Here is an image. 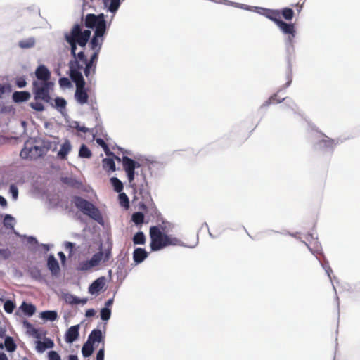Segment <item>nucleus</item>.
Instances as JSON below:
<instances>
[{"label":"nucleus","instance_id":"f257e3e1","mask_svg":"<svg viewBox=\"0 0 360 360\" xmlns=\"http://www.w3.org/2000/svg\"><path fill=\"white\" fill-rule=\"evenodd\" d=\"M122 162L131 186L140 195L144 202L149 203L152 202L153 200L146 176L143 174L141 181L137 179L135 181L134 170L140 167V164L127 156H123Z\"/></svg>","mask_w":360,"mask_h":360},{"label":"nucleus","instance_id":"f03ea898","mask_svg":"<svg viewBox=\"0 0 360 360\" xmlns=\"http://www.w3.org/2000/svg\"><path fill=\"white\" fill-rule=\"evenodd\" d=\"M162 229L158 226L150 228V246L152 251H158L169 245L181 246L183 245L180 239L164 233Z\"/></svg>","mask_w":360,"mask_h":360},{"label":"nucleus","instance_id":"7ed1b4c3","mask_svg":"<svg viewBox=\"0 0 360 360\" xmlns=\"http://www.w3.org/2000/svg\"><path fill=\"white\" fill-rule=\"evenodd\" d=\"M91 34L90 30H82L79 24H75L70 32L65 34V39L70 46L72 56H75L77 45L84 47L90 39Z\"/></svg>","mask_w":360,"mask_h":360},{"label":"nucleus","instance_id":"20e7f679","mask_svg":"<svg viewBox=\"0 0 360 360\" xmlns=\"http://www.w3.org/2000/svg\"><path fill=\"white\" fill-rule=\"evenodd\" d=\"M74 203L75 207L85 215L98 222L102 221V215L99 210L93 203L79 196L74 198Z\"/></svg>","mask_w":360,"mask_h":360},{"label":"nucleus","instance_id":"39448f33","mask_svg":"<svg viewBox=\"0 0 360 360\" xmlns=\"http://www.w3.org/2000/svg\"><path fill=\"white\" fill-rule=\"evenodd\" d=\"M53 86V82H39L34 80L32 82V93L35 101H43L45 103L51 101L50 91Z\"/></svg>","mask_w":360,"mask_h":360},{"label":"nucleus","instance_id":"423d86ee","mask_svg":"<svg viewBox=\"0 0 360 360\" xmlns=\"http://www.w3.org/2000/svg\"><path fill=\"white\" fill-rule=\"evenodd\" d=\"M45 153L44 147L38 146H30L29 141L25 142L24 148L20 151V155L23 159H37Z\"/></svg>","mask_w":360,"mask_h":360},{"label":"nucleus","instance_id":"0eeeda50","mask_svg":"<svg viewBox=\"0 0 360 360\" xmlns=\"http://www.w3.org/2000/svg\"><path fill=\"white\" fill-rule=\"evenodd\" d=\"M70 77L76 84V88L84 87L85 81L80 70L83 69V65L79 64L77 60H71L69 63Z\"/></svg>","mask_w":360,"mask_h":360},{"label":"nucleus","instance_id":"6e6552de","mask_svg":"<svg viewBox=\"0 0 360 360\" xmlns=\"http://www.w3.org/2000/svg\"><path fill=\"white\" fill-rule=\"evenodd\" d=\"M255 13L265 16L273 22H285L279 15L278 9H271L263 7H255Z\"/></svg>","mask_w":360,"mask_h":360},{"label":"nucleus","instance_id":"1a4fd4ad","mask_svg":"<svg viewBox=\"0 0 360 360\" xmlns=\"http://www.w3.org/2000/svg\"><path fill=\"white\" fill-rule=\"evenodd\" d=\"M103 252L102 250H100L97 253L94 254L91 259L82 262L80 264V269L83 271H87L98 266L101 261L103 262Z\"/></svg>","mask_w":360,"mask_h":360},{"label":"nucleus","instance_id":"9d476101","mask_svg":"<svg viewBox=\"0 0 360 360\" xmlns=\"http://www.w3.org/2000/svg\"><path fill=\"white\" fill-rule=\"evenodd\" d=\"M35 75L39 82H51V72L44 65H41L36 69Z\"/></svg>","mask_w":360,"mask_h":360},{"label":"nucleus","instance_id":"9b49d317","mask_svg":"<svg viewBox=\"0 0 360 360\" xmlns=\"http://www.w3.org/2000/svg\"><path fill=\"white\" fill-rule=\"evenodd\" d=\"M100 51H94V53L91 56L89 60H87L86 67L84 68V75L86 77H89L91 75V70L92 69L93 74L95 72L96 62L98 58Z\"/></svg>","mask_w":360,"mask_h":360},{"label":"nucleus","instance_id":"f8f14e48","mask_svg":"<svg viewBox=\"0 0 360 360\" xmlns=\"http://www.w3.org/2000/svg\"><path fill=\"white\" fill-rule=\"evenodd\" d=\"M79 325L72 326L69 328L65 333V341L68 343L75 341L79 337Z\"/></svg>","mask_w":360,"mask_h":360},{"label":"nucleus","instance_id":"ddd939ff","mask_svg":"<svg viewBox=\"0 0 360 360\" xmlns=\"http://www.w3.org/2000/svg\"><path fill=\"white\" fill-rule=\"evenodd\" d=\"M105 285V278L100 277L94 281L89 287V293L94 295L98 293Z\"/></svg>","mask_w":360,"mask_h":360},{"label":"nucleus","instance_id":"4468645a","mask_svg":"<svg viewBox=\"0 0 360 360\" xmlns=\"http://www.w3.org/2000/svg\"><path fill=\"white\" fill-rule=\"evenodd\" d=\"M87 342L92 345L96 342H103V345H104V337L102 335L101 330L99 329H94L89 334Z\"/></svg>","mask_w":360,"mask_h":360},{"label":"nucleus","instance_id":"2eb2a0df","mask_svg":"<svg viewBox=\"0 0 360 360\" xmlns=\"http://www.w3.org/2000/svg\"><path fill=\"white\" fill-rule=\"evenodd\" d=\"M104 7L110 13L115 14L119 9L122 0H103Z\"/></svg>","mask_w":360,"mask_h":360},{"label":"nucleus","instance_id":"dca6fc26","mask_svg":"<svg viewBox=\"0 0 360 360\" xmlns=\"http://www.w3.org/2000/svg\"><path fill=\"white\" fill-rule=\"evenodd\" d=\"M75 96L77 102L82 105L86 103L88 101L89 95L84 87L76 88Z\"/></svg>","mask_w":360,"mask_h":360},{"label":"nucleus","instance_id":"f3484780","mask_svg":"<svg viewBox=\"0 0 360 360\" xmlns=\"http://www.w3.org/2000/svg\"><path fill=\"white\" fill-rule=\"evenodd\" d=\"M31 97L28 91H15L12 95V99L15 103L27 101Z\"/></svg>","mask_w":360,"mask_h":360},{"label":"nucleus","instance_id":"a211bd4d","mask_svg":"<svg viewBox=\"0 0 360 360\" xmlns=\"http://www.w3.org/2000/svg\"><path fill=\"white\" fill-rule=\"evenodd\" d=\"M147 257L148 252L143 248H137L134 250L133 259L136 264L142 262Z\"/></svg>","mask_w":360,"mask_h":360},{"label":"nucleus","instance_id":"6ab92c4d","mask_svg":"<svg viewBox=\"0 0 360 360\" xmlns=\"http://www.w3.org/2000/svg\"><path fill=\"white\" fill-rule=\"evenodd\" d=\"M86 27L92 28L96 26L94 37L103 39L106 30V24H84Z\"/></svg>","mask_w":360,"mask_h":360},{"label":"nucleus","instance_id":"aec40b11","mask_svg":"<svg viewBox=\"0 0 360 360\" xmlns=\"http://www.w3.org/2000/svg\"><path fill=\"white\" fill-rule=\"evenodd\" d=\"M53 341L50 338H46L44 341H37L36 348L39 352H43L46 349L53 348Z\"/></svg>","mask_w":360,"mask_h":360},{"label":"nucleus","instance_id":"412c9836","mask_svg":"<svg viewBox=\"0 0 360 360\" xmlns=\"http://www.w3.org/2000/svg\"><path fill=\"white\" fill-rule=\"evenodd\" d=\"M280 18H283L286 21H291L295 16V11L292 8L285 7L278 9Z\"/></svg>","mask_w":360,"mask_h":360},{"label":"nucleus","instance_id":"4be33fe9","mask_svg":"<svg viewBox=\"0 0 360 360\" xmlns=\"http://www.w3.org/2000/svg\"><path fill=\"white\" fill-rule=\"evenodd\" d=\"M47 266L53 275H56L60 271L59 264L53 255L49 257Z\"/></svg>","mask_w":360,"mask_h":360},{"label":"nucleus","instance_id":"5701e85b","mask_svg":"<svg viewBox=\"0 0 360 360\" xmlns=\"http://www.w3.org/2000/svg\"><path fill=\"white\" fill-rule=\"evenodd\" d=\"M280 29L285 34H289V40L291 41L295 37L294 24H278Z\"/></svg>","mask_w":360,"mask_h":360},{"label":"nucleus","instance_id":"b1692460","mask_svg":"<svg viewBox=\"0 0 360 360\" xmlns=\"http://www.w3.org/2000/svg\"><path fill=\"white\" fill-rule=\"evenodd\" d=\"M71 150V145L69 142V141H65L62 146H61V148L58 153V156L60 158V159H65L68 154L70 153Z\"/></svg>","mask_w":360,"mask_h":360},{"label":"nucleus","instance_id":"393cba45","mask_svg":"<svg viewBox=\"0 0 360 360\" xmlns=\"http://www.w3.org/2000/svg\"><path fill=\"white\" fill-rule=\"evenodd\" d=\"M21 310L27 316H32L36 311V307L31 303L23 302L20 306Z\"/></svg>","mask_w":360,"mask_h":360},{"label":"nucleus","instance_id":"a878e982","mask_svg":"<svg viewBox=\"0 0 360 360\" xmlns=\"http://www.w3.org/2000/svg\"><path fill=\"white\" fill-rule=\"evenodd\" d=\"M103 167L108 172H115L116 169L113 158H104L102 161Z\"/></svg>","mask_w":360,"mask_h":360},{"label":"nucleus","instance_id":"bb28decb","mask_svg":"<svg viewBox=\"0 0 360 360\" xmlns=\"http://www.w3.org/2000/svg\"><path fill=\"white\" fill-rule=\"evenodd\" d=\"M4 345L6 349L9 352H13L17 348L16 344L15 343L13 338L11 336L6 337Z\"/></svg>","mask_w":360,"mask_h":360},{"label":"nucleus","instance_id":"cd10ccee","mask_svg":"<svg viewBox=\"0 0 360 360\" xmlns=\"http://www.w3.org/2000/svg\"><path fill=\"white\" fill-rule=\"evenodd\" d=\"M103 39L94 36L90 41V48L94 51H101Z\"/></svg>","mask_w":360,"mask_h":360},{"label":"nucleus","instance_id":"c85d7f7f","mask_svg":"<svg viewBox=\"0 0 360 360\" xmlns=\"http://www.w3.org/2000/svg\"><path fill=\"white\" fill-rule=\"evenodd\" d=\"M94 352V345L86 342L82 349V353L84 357L86 358L90 356Z\"/></svg>","mask_w":360,"mask_h":360},{"label":"nucleus","instance_id":"c756f323","mask_svg":"<svg viewBox=\"0 0 360 360\" xmlns=\"http://www.w3.org/2000/svg\"><path fill=\"white\" fill-rule=\"evenodd\" d=\"M58 314L55 311H45L41 313V317L45 320L55 321L57 319Z\"/></svg>","mask_w":360,"mask_h":360},{"label":"nucleus","instance_id":"7c9ffc66","mask_svg":"<svg viewBox=\"0 0 360 360\" xmlns=\"http://www.w3.org/2000/svg\"><path fill=\"white\" fill-rule=\"evenodd\" d=\"M133 242L135 245H143L146 243V237L143 232L136 233L133 237Z\"/></svg>","mask_w":360,"mask_h":360},{"label":"nucleus","instance_id":"2f4dec72","mask_svg":"<svg viewBox=\"0 0 360 360\" xmlns=\"http://www.w3.org/2000/svg\"><path fill=\"white\" fill-rule=\"evenodd\" d=\"M92 155L91 150L85 145L82 144L79 150V156L84 158H90Z\"/></svg>","mask_w":360,"mask_h":360},{"label":"nucleus","instance_id":"473e14b6","mask_svg":"<svg viewBox=\"0 0 360 360\" xmlns=\"http://www.w3.org/2000/svg\"><path fill=\"white\" fill-rule=\"evenodd\" d=\"M110 182L116 192L120 193L123 190V184L117 177H112Z\"/></svg>","mask_w":360,"mask_h":360},{"label":"nucleus","instance_id":"72a5a7b5","mask_svg":"<svg viewBox=\"0 0 360 360\" xmlns=\"http://www.w3.org/2000/svg\"><path fill=\"white\" fill-rule=\"evenodd\" d=\"M131 220L136 225L142 224L144 221V214L141 212H134L131 216Z\"/></svg>","mask_w":360,"mask_h":360},{"label":"nucleus","instance_id":"f704fd0d","mask_svg":"<svg viewBox=\"0 0 360 360\" xmlns=\"http://www.w3.org/2000/svg\"><path fill=\"white\" fill-rule=\"evenodd\" d=\"M72 57L74 58L73 60H77L78 61L79 64L83 65V66H86L88 60L84 51H80L77 54L75 53V56Z\"/></svg>","mask_w":360,"mask_h":360},{"label":"nucleus","instance_id":"c9c22d12","mask_svg":"<svg viewBox=\"0 0 360 360\" xmlns=\"http://www.w3.org/2000/svg\"><path fill=\"white\" fill-rule=\"evenodd\" d=\"M34 39L30 38L27 39L20 41L18 45L22 49H29L34 46Z\"/></svg>","mask_w":360,"mask_h":360},{"label":"nucleus","instance_id":"e433bc0d","mask_svg":"<svg viewBox=\"0 0 360 360\" xmlns=\"http://www.w3.org/2000/svg\"><path fill=\"white\" fill-rule=\"evenodd\" d=\"M14 218L11 214H6L4 219V226L7 229H13Z\"/></svg>","mask_w":360,"mask_h":360},{"label":"nucleus","instance_id":"4c0bfd02","mask_svg":"<svg viewBox=\"0 0 360 360\" xmlns=\"http://www.w3.org/2000/svg\"><path fill=\"white\" fill-rule=\"evenodd\" d=\"M119 200H120V205L122 207H124L127 209L129 208V198L124 193H121L119 194Z\"/></svg>","mask_w":360,"mask_h":360},{"label":"nucleus","instance_id":"58836bf2","mask_svg":"<svg viewBox=\"0 0 360 360\" xmlns=\"http://www.w3.org/2000/svg\"><path fill=\"white\" fill-rule=\"evenodd\" d=\"M15 307V303L11 300H6L4 304V309L6 312L11 314Z\"/></svg>","mask_w":360,"mask_h":360},{"label":"nucleus","instance_id":"ea45409f","mask_svg":"<svg viewBox=\"0 0 360 360\" xmlns=\"http://www.w3.org/2000/svg\"><path fill=\"white\" fill-rule=\"evenodd\" d=\"M30 106L34 110L41 112L44 110V106L42 103L36 101L35 102H31Z\"/></svg>","mask_w":360,"mask_h":360},{"label":"nucleus","instance_id":"a19ab883","mask_svg":"<svg viewBox=\"0 0 360 360\" xmlns=\"http://www.w3.org/2000/svg\"><path fill=\"white\" fill-rule=\"evenodd\" d=\"M111 315V310L109 308L104 307L101 311V318L103 321L110 319Z\"/></svg>","mask_w":360,"mask_h":360},{"label":"nucleus","instance_id":"79ce46f5","mask_svg":"<svg viewBox=\"0 0 360 360\" xmlns=\"http://www.w3.org/2000/svg\"><path fill=\"white\" fill-rule=\"evenodd\" d=\"M95 21H96V15L94 13L87 14L84 19L83 17V13L81 15L80 22H95Z\"/></svg>","mask_w":360,"mask_h":360},{"label":"nucleus","instance_id":"37998d69","mask_svg":"<svg viewBox=\"0 0 360 360\" xmlns=\"http://www.w3.org/2000/svg\"><path fill=\"white\" fill-rule=\"evenodd\" d=\"M320 144L323 145L324 147L333 148L335 143L333 139L327 137L326 139L321 141Z\"/></svg>","mask_w":360,"mask_h":360},{"label":"nucleus","instance_id":"c03bdc74","mask_svg":"<svg viewBox=\"0 0 360 360\" xmlns=\"http://www.w3.org/2000/svg\"><path fill=\"white\" fill-rule=\"evenodd\" d=\"M284 99H285L284 98H278V94H275L269 98V100L266 101V105L279 103L281 101H283Z\"/></svg>","mask_w":360,"mask_h":360},{"label":"nucleus","instance_id":"a18cd8bd","mask_svg":"<svg viewBox=\"0 0 360 360\" xmlns=\"http://www.w3.org/2000/svg\"><path fill=\"white\" fill-rule=\"evenodd\" d=\"M15 84L18 88H24L27 85V82L24 77H18L15 79Z\"/></svg>","mask_w":360,"mask_h":360},{"label":"nucleus","instance_id":"49530a36","mask_svg":"<svg viewBox=\"0 0 360 360\" xmlns=\"http://www.w3.org/2000/svg\"><path fill=\"white\" fill-rule=\"evenodd\" d=\"M102 148L104 150L105 154L108 155V156H112L115 159H116L118 162H120L121 161V159L115 155L113 153L110 152V149H109V147L108 146V144L105 143H104L103 146H102Z\"/></svg>","mask_w":360,"mask_h":360},{"label":"nucleus","instance_id":"de8ad7c7","mask_svg":"<svg viewBox=\"0 0 360 360\" xmlns=\"http://www.w3.org/2000/svg\"><path fill=\"white\" fill-rule=\"evenodd\" d=\"M102 148L104 150L105 154L108 155V156H112L115 159H116L118 162H120L121 161V159L115 155L113 153L110 152V149H109V147L108 146V144L105 143H104L103 146H102Z\"/></svg>","mask_w":360,"mask_h":360},{"label":"nucleus","instance_id":"09e8293b","mask_svg":"<svg viewBox=\"0 0 360 360\" xmlns=\"http://www.w3.org/2000/svg\"><path fill=\"white\" fill-rule=\"evenodd\" d=\"M11 256V252L8 249H0V258L7 259Z\"/></svg>","mask_w":360,"mask_h":360},{"label":"nucleus","instance_id":"8fccbe9b","mask_svg":"<svg viewBox=\"0 0 360 360\" xmlns=\"http://www.w3.org/2000/svg\"><path fill=\"white\" fill-rule=\"evenodd\" d=\"M55 103L58 108H65L66 106L67 102L64 98L58 97L55 99Z\"/></svg>","mask_w":360,"mask_h":360},{"label":"nucleus","instance_id":"3c124183","mask_svg":"<svg viewBox=\"0 0 360 360\" xmlns=\"http://www.w3.org/2000/svg\"><path fill=\"white\" fill-rule=\"evenodd\" d=\"M10 193L12 194V197L14 200H17L18 196V189L16 186L11 184L10 186Z\"/></svg>","mask_w":360,"mask_h":360},{"label":"nucleus","instance_id":"603ef678","mask_svg":"<svg viewBox=\"0 0 360 360\" xmlns=\"http://www.w3.org/2000/svg\"><path fill=\"white\" fill-rule=\"evenodd\" d=\"M49 360H61L60 355L56 351H51L48 354Z\"/></svg>","mask_w":360,"mask_h":360},{"label":"nucleus","instance_id":"864d4df0","mask_svg":"<svg viewBox=\"0 0 360 360\" xmlns=\"http://www.w3.org/2000/svg\"><path fill=\"white\" fill-rule=\"evenodd\" d=\"M59 84L62 87H69L71 85V83L68 78L62 77L59 79Z\"/></svg>","mask_w":360,"mask_h":360},{"label":"nucleus","instance_id":"5fc2aeb1","mask_svg":"<svg viewBox=\"0 0 360 360\" xmlns=\"http://www.w3.org/2000/svg\"><path fill=\"white\" fill-rule=\"evenodd\" d=\"M73 127L75 128L77 131H82L84 133H86L90 131L89 128H87L84 126H80L79 124V122H75V126Z\"/></svg>","mask_w":360,"mask_h":360},{"label":"nucleus","instance_id":"6e6d98bb","mask_svg":"<svg viewBox=\"0 0 360 360\" xmlns=\"http://www.w3.org/2000/svg\"><path fill=\"white\" fill-rule=\"evenodd\" d=\"M64 246H65V250H69L70 256L72 255V252H73V249L75 248V244L72 242L67 241L65 243Z\"/></svg>","mask_w":360,"mask_h":360},{"label":"nucleus","instance_id":"4d7b16f0","mask_svg":"<svg viewBox=\"0 0 360 360\" xmlns=\"http://www.w3.org/2000/svg\"><path fill=\"white\" fill-rule=\"evenodd\" d=\"M103 262L108 261L110 259V258L111 257V248H108V249L105 250L104 251H103Z\"/></svg>","mask_w":360,"mask_h":360},{"label":"nucleus","instance_id":"13d9d810","mask_svg":"<svg viewBox=\"0 0 360 360\" xmlns=\"http://www.w3.org/2000/svg\"><path fill=\"white\" fill-rule=\"evenodd\" d=\"M105 347L104 345L98 350L96 355V360H104Z\"/></svg>","mask_w":360,"mask_h":360},{"label":"nucleus","instance_id":"bf43d9fd","mask_svg":"<svg viewBox=\"0 0 360 360\" xmlns=\"http://www.w3.org/2000/svg\"><path fill=\"white\" fill-rule=\"evenodd\" d=\"M219 2L222 3V4H224L226 5L232 6H234V7H236V8H240V6L241 4L240 3L233 2V1H229V0H220Z\"/></svg>","mask_w":360,"mask_h":360},{"label":"nucleus","instance_id":"052dcab7","mask_svg":"<svg viewBox=\"0 0 360 360\" xmlns=\"http://www.w3.org/2000/svg\"><path fill=\"white\" fill-rule=\"evenodd\" d=\"M95 22H108L105 20V15L103 13L96 15Z\"/></svg>","mask_w":360,"mask_h":360},{"label":"nucleus","instance_id":"680f3d73","mask_svg":"<svg viewBox=\"0 0 360 360\" xmlns=\"http://www.w3.org/2000/svg\"><path fill=\"white\" fill-rule=\"evenodd\" d=\"M316 243V247H315V250H313L311 246L309 245H307L309 248V249L310 250V251L313 253V254H319L320 253V246L317 245V242L315 243Z\"/></svg>","mask_w":360,"mask_h":360},{"label":"nucleus","instance_id":"e2e57ef3","mask_svg":"<svg viewBox=\"0 0 360 360\" xmlns=\"http://www.w3.org/2000/svg\"><path fill=\"white\" fill-rule=\"evenodd\" d=\"M255 6H248V5H246V4H240V8H242V9H244V10H247V11H253V12H255Z\"/></svg>","mask_w":360,"mask_h":360},{"label":"nucleus","instance_id":"0e129e2a","mask_svg":"<svg viewBox=\"0 0 360 360\" xmlns=\"http://www.w3.org/2000/svg\"><path fill=\"white\" fill-rule=\"evenodd\" d=\"M96 314V311L94 309H88L86 311V317H91V316H94Z\"/></svg>","mask_w":360,"mask_h":360},{"label":"nucleus","instance_id":"69168bd1","mask_svg":"<svg viewBox=\"0 0 360 360\" xmlns=\"http://www.w3.org/2000/svg\"><path fill=\"white\" fill-rule=\"evenodd\" d=\"M0 205L2 207H6L8 205L6 200L1 195H0Z\"/></svg>","mask_w":360,"mask_h":360},{"label":"nucleus","instance_id":"338daca9","mask_svg":"<svg viewBox=\"0 0 360 360\" xmlns=\"http://www.w3.org/2000/svg\"><path fill=\"white\" fill-rule=\"evenodd\" d=\"M71 302L74 303V304H79V303L84 304V303H86V300H81L77 297H73V300Z\"/></svg>","mask_w":360,"mask_h":360},{"label":"nucleus","instance_id":"774afa93","mask_svg":"<svg viewBox=\"0 0 360 360\" xmlns=\"http://www.w3.org/2000/svg\"><path fill=\"white\" fill-rule=\"evenodd\" d=\"M96 143L102 147L103 146L104 143H105V141L103 139L98 138L96 139Z\"/></svg>","mask_w":360,"mask_h":360}]
</instances>
